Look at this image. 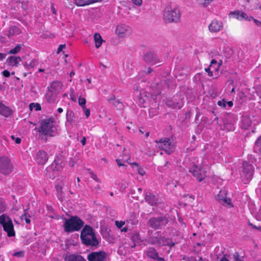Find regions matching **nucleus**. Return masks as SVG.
<instances>
[{
	"instance_id": "obj_1",
	"label": "nucleus",
	"mask_w": 261,
	"mask_h": 261,
	"mask_svg": "<svg viewBox=\"0 0 261 261\" xmlns=\"http://www.w3.org/2000/svg\"><path fill=\"white\" fill-rule=\"evenodd\" d=\"M80 238L83 244L88 246H96L98 244L93 228L88 225L84 226Z\"/></svg>"
},
{
	"instance_id": "obj_2",
	"label": "nucleus",
	"mask_w": 261,
	"mask_h": 261,
	"mask_svg": "<svg viewBox=\"0 0 261 261\" xmlns=\"http://www.w3.org/2000/svg\"><path fill=\"white\" fill-rule=\"evenodd\" d=\"M55 121L53 118L49 117L42 120L39 128V132L44 136L55 137L57 135V128L54 125Z\"/></svg>"
},
{
	"instance_id": "obj_3",
	"label": "nucleus",
	"mask_w": 261,
	"mask_h": 261,
	"mask_svg": "<svg viewBox=\"0 0 261 261\" xmlns=\"http://www.w3.org/2000/svg\"><path fill=\"white\" fill-rule=\"evenodd\" d=\"M84 225V222L77 216H72L66 219L63 225L64 230L66 232L79 231Z\"/></svg>"
},
{
	"instance_id": "obj_4",
	"label": "nucleus",
	"mask_w": 261,
	"mask_h": 261,
	"mask_svg": "<svg viewBox=\"0 0 261 261\" xmlns=\"http://www.w3.org/2000/svg\"><path fill=\"white\" fill-rule=\"evenodd\" d=\"M180 14L179 9L175 7L167 6L164 13V19L167 23L177 22L179 21Z\"/></svg>"
},
{
	"instance_id": "obj_5",
	"label": "nucleus",
	"mask_w": 261,
	"mask_h": 261,
	"mask_svg": "<svg viewBox=\"0 0 261 261\" xmlns=\"http://www.w3.org/2000/svg\"><path fill=\"white\" fill-rule=\"evenodd\" d=\"M0 225L2 226L4 230L7 232L9 237L15 236L12 220L6 214H3L0 216Z\"/></svg>"
},
{
	"instance_id": "obj_6",
	"label": "nucleus",
	"mask_w": 261,
	"mask_h": 261,
	"mask_svg": "<svg viewBox=\"0 0 261 261\" xmlns=\"http://www.w3.org/2000/svg\"><path fill=\"white\" fill-rule=\"evenodd\" d=\"M168 219L165 216L152 217L149 219L147 225L155 230L161 229L168 223Z\"/></svg>"
},
{
	"instance_id": "obj_7",
	"label": "nucleus",
	"mask_w": 261,
	"mask_h": 261,
	"mask_svg": "<svg viewBox=\"0 0 261 261\" xmlns=\"http://www.w3.org/2000/svg\"><path fill=\"white\" fill-rule=\"evenodd\" d=\"M155 142L160 149L164 150L168 154H170L174 151V145L168 138H162L159 140H155Z\"/></svg>"
},
{
	"instance_id": "obj_8",
	"label": "nucleus",
	"mask_w": 261,
	"mask_h": 261,
	"mask_svg": "<svg viewBox=\"0 0 261 261\" xmlns=\"http://www.w3.org/2000/svg\"><path fill=\"white\" fill-rule=\"evenodd\" d=\"M14 167L11 160L5 156L0 158V173L7 175L13 170Z\"/></svg>"
},
{
	"instance_id": "obj_9",
	"label": "nucleus",
	"mask_w": 261,
	"mask_h": 261,
	"mask_svg": "<svg viewBox=\"0 0 261 261\" xmlns=\"http://www.w3.org/2000/svg\"><path fill=\"white\" fill-rule=\"evenodd\" d=\"M189 172L197 178L199 181H202L206 177V171L202 167L193 165L189 169Z\"/></svg>"
},
{
	"instance_id": "obj_10",
	"label": "nucleus",
	"mask_w": 261,
	"mask_h": 261,
	"mask_svg": "<svg viewBox=\"0 0 261 261\" xmlns=\"http://www.w3.org/2000/svg\"><path fill=\"white\" fill-rule=\"evenodd\" d=\"M216 199L222 205L225 206L232 207L233 204L229 198L227 197V193L225 190H221L216 195Z\"/></svg>"
},
{
	"instance_id": "obj_11",
	"label": "nucleus",
	"mask_w": 261,
	"mask_h": 261,
	"mask_svg": "<svg viewBox=\"0 0 261 261\" xmlns=\"http://www.w3.org/2000/svg\"><path fill=\"white\" fill-rule=\"evenodd\" d=\"M243 176L246 178V181L245 183L247 184L253 177L254 172V168L252 164H249L247 162H244L243 163Z\"/></svg>"
},
{
	"instance_id": "obj_12",
	"label": "nucleus",
	"mask_w": 261,
	"mask_h": 261,
	"mask_svg": "<svg viewBox=\"0 0 261 261\" xmlns=\"http://www.w3.org/2000/svg\"><path fill=\"white\" fill-rule=\"evenodd\" d=\"M107 253L103 251L92 252L87 255L88 261H106Z\"/></svg>"
},
{
	"instance_id": "obj_13",
	"label": "nucleus",
	"mask_w": 261,
	"mask_h": 261,
	"mask_svg": "<svg viewBox=\"0 0 261 261\" xmlns=\"http://www.w3.org/2000/svg\"><path fill=\"white\" fill-rule=\"evenodd\" d=\"M143 59L146 63L151 65H153L160 62V60L156 54L151 51L146 53L143 56Z\"/></svg>"
},
{
	"instance_id": "obj_14",
	"label": "nucleus",
	"mask_w": 261,
	"mask_h": 261,
	"mask_svg": "<svg viewBox=\"0 0 261 261\" xmlns=\"http://www.w3.org/2000/svg\"><path fill=\"white\" fill-rule=\"evenodd\" d=\"M229 16L230 18H234L240 20L243 19L250 20V19L245 12L240 11H231L229 13Z\"/></svg>"
},
{
	"instance_id": "obj_15",
	"label": "nucleus",
	"mask_w": 261,
	"mask_h": 261,
	"mask_svg": "<svg viewBox=\"0 0 261 261\" xmlns=\"http://www.w3.org/2000/svg\"><path fill=\"white\" fill-rule=\"evenodd\" d=\"M223 28V23L221 21L214 19L208 25L209 30L212 32L220 31Z\"/></svg>"
},
{
	"instance_id": "obj_16",
	"label": "nucleus",
	"mask_w": 261,
	"mask_h": 261,
	"mask_svg": "<svg viewBox=\"0 0 261 261\" xmlns=\"http://www.w3.org/2000/svg\"><path fill=\"white\" fill-rule=\"evenodd\" d=\"M36 160L38 164L43 165L48 160L47 153L43 150H39L36 155Z\"/></svg>"
},
{
	"instance_id": "obj_17",
	"label": "nucleus",
	"mask_w": 261,
	"mask_h": 261,
	"mask_svg": "<svg viewBox=\"0 0 261 261\" xmlns=\"http://www.w3.org/2000/svg\"><path fill=\"white\" fill-rule=\"evenodd\" d=\"M157 244L159 246H169L170 247H173L175 243L170 239L166 238L164 237L160 236L158 241H156Z\"/></svg>"
},
{
	"instance_id": "obj_18",
	"label": "nucleus",
	"mask_w": 261,
	"mask_h": 261,
	"mask_svg": "<svg viewBox=\"0 0 261 261\" xmlns=\"http://www.w3.org/2000/svg\"><path fill=\"white\" fill-rule=\"evenodd\" d=\"M129 33V28L123 25H117L116 29V33L120 37H123Z\"/></svg>"
},
{
	"instance_id": "obj_19",
	"label": "nucleus",
	"mask_w": 261,
	"mask_h": 261,
	"mask_svg": "<svg viewBox=\"0 0 261 261\" xmlns=\"http://www.w3.org/2000/svg\"><path fill=\"white\" fill-rule=\"evenodd\" d=\"M65 261H86V259L81 255L71 254L64 257Z\"/></svg>"
},
{
	"instance_id": "obj_20",
	"label": "nucleus",
	"mask_w": 261,
	"mask_h": 261,
	"mask_svg": "<svg viewBox=\"0 0 261 261\" xmlns=\"http://www.w3.org/2000/svg\"><path fill=\"white\" fill-rule=\"evenodd\" d=\"M21 32V29L16 25H11L10 27L7 36L11 38L16 35H19Z\"/></svg>"
},
{
	"instance_id": "obj_21",
	"label": "nucleus",
	"mask_w": 261,
	"mask_h": 261,
	"mask_svg": "<svg viewBox=\"0 0 261 261\" xmlns=\"http://www.w3.org/2000/svg\"><path fill=\"white\" fill-rule=\"evenodd\" d=\"M12 111L8 107L4 105L2 102L0 103V114L8 117L12 114Z\"/></svg>"
},
{
	"instance_id": "obj_22",
	"label": "nucleus",
	"mask_w": 261,
	"mask_h": 261,
	"mask_svg": "<svg viewBox=\"0 0 261 261\" xmlns=\"http://www.w3.org/2000/svg\"><path fill=\"white\" fill-rule=\"evenodd\" d=\"M214 65L216 66V67L215 68V70L218 71L220 65H217V61L215 59H213L211 62L210 65L207 68H205V71L207 72L209 76H212L213 75V72L211 71V68H213Z\"/></svg>"
},
{
	"instance_id": "obj_23",
	"label": "nucleus",
	"mask_w": 261,
	"mask_h": 261,
	"mask_svg": "<svg viewBox=\"0 0 261 261\" xmlns=\"http://www.w3.org/2000/svg\"><path fill=\"white\" fill-rule=\"evenodd\" d=\"M98 0H74L75 4L79 7H83L94 4Z\"/></svg>"
},
{
	"instance_id": "obj_24",
	"label": "nucleus",
	"mask_w": 261,
	"mask_h": 261,
	"mask_svg": "<svg viewBox=\"0 0 261 261\" xmlns=\"http://www.w3.org/2000/svg\"><path fill=\"white\" fill-rule=\"evenodd\" d=\"M146 253L147 256L151 259H155L157 258L158 255H159L158 252L156 250L152 247H149L146 251Z\"/></svg>"
},
{
	"instance_id": "obj_25",
	"label": "nucleus",
	"mask_w": 261,
	"mask_h": 261,
	"mask_svg": "<svg viewBox=\"0 0 261 261\" xmlns=\"http://www.w3.org/2000/svg\"><path fill=\"white\" fill-rule=\"evenodd\" d=\"M145 199L146 201L151 205H155L158 202V199L156 196L151 193L146 195Z\"/></svg>"
},
{
	"instance_id": "obj_26",
	"label": "nucleus",
	"mask_w": 261,
	"mask_h": 261,
	"mask_svg": "<svg viewBox=\"0 0 261 261\" xmlns=\"http://www.w3.org/2000/svg\"><path fill=\"white\" fill-rule=\"evenodd\" d=\"M29 59L24 63V66L28 69H33L37 62V60L35 59L30 58L28 56Z\"/></svg>"
},
{
	"instance_id": "obj_27",
	"label": "nucleus",
	"mask_w": 261,
	"mask_h": 261,
	"mask_svg": "<svg viewBox=\"0 0 261 261\" xmlns=\"http://www.w3.org/2000/svg\"><path fill=\"white\" fill-rule=\"evenodd\" d=\"M94 40L96 48H98L101 45L103 40L100 34L96 33L94 35Z\"/></svg>"
},
{
	"instance_id": "obj_28",
	"label": "nucleus",
	"mask_w": 261,
	"mask_h": 261,
	"mask_svg": "<svg viewBox=\"0 0 261 261\" xmlns=\"http://www.w3.org/2000/svg\"><path fill=\"white\" fill-rule=\"evenodd\" d=\"M7 60L11 65L17 66L19 63L21 61V58L19 57L11 56Z\"/></svg>"
},
{
	"instance_id": "obj_29",
	"label": "nucleus",
	"mask_w": 261,
	"mask_h": 261,
	"mask_svg": "<svg viewBox=\"0 0 261 261\" xmlns=\"http://www.w3.org/2000/svg\"><path fill=\"white\" fill-rule=\"evenodd\" d=\"M62 85V84L61 82L58 81H54L51 83V84L49 88V90L51 92H55V91L59 90L61 88Z\"/></svg>"
},
{
	"instance_id": "obj_30",
	"label": "nucleus",
	"mask_w": 261,
	"mask_h": 261,
	"mask_svg": "<svg viewBox=\"0 0 261 261\" xmlns=\"http://www.w3.org/2000/svg\"><path fill=\"white\" fill-rule=\"evenodd\" d=\"M51 168L54 171H60L62 169L63 165L59 160H55L51 164Z\"/></svg>"
},
{
	"instance_id": "obj_31",
	"label": "nucleus",
	"mask_w": 261,
	"mask_h": 261,
	"mask_svg": "<svg viewBox=\"0 0 261 261\" xmlns=\"http://www.w3.org/2000/svg\"><path fill=\"white\" fill-rule=\"evenodd\" d=\"M108 100L110 103H111L114 107L117 108L118 109H120L123 106L122 103L120 101L115 99L114 96L113 98H109Z\"/></svg>"
},
{
	"instance_id": "obj_32",
	"label": "nucleus",
	"mask_w": 261,
	"mask_h": 261,
	"mask_svg": "<svg viewBox=\"0 0 261 261\" xmlns=\"http://www.w3.org/2000/svg\"><path fill=\"white\" fill-rule=\"evenodd\" d=\"M160 231H156L154 233V234L150 237V240L151 241V244H157V242H156V241H158V240L160 239V237L161 236L160 235Z\"/></svg>"
},
{
	"instance_id": "obj_33",
	"label": "nucleus",
	"mask_w": 261,
	"mask_h": 261,
	"mask_svg": "<svg viewBox=\"0 0 261 261\" xmlns=\"http://www.w3.org/2000/svg\"><path fill=\"white\" fill-rule=\"evenodd\" d=\"M31 216L27 212V210H24L23 214L20 216V219L21 220H25V223L27 224H30L31 223L30 220Z\"/></svg>"
},
{
	"instance_id": "obj_34",
	"label": "nucleus",
	"mask_w": 261,
	"mask_h": 261,
	"mask_svg": "<svg viewBox=\"0 0 261 261\" xmlns=\"http://www.w3.org/2000/svg\"><path fill=\"white\" fill-rule=\"evenodd\" d=\"M66 117L68 122L70 123L75 122V116L74 114L72 111H68L66 113Z\"/></svg>"
},
{
	"instance_id": "obj_35",
	"label": "nucleus",
	"mask_w": 261,
	"mask_h": 261,
	"mask_svg": "<svg viewBox=\"0 0 261 261\" xmlns=\"http://www.w3.org/2000/svg\"><path fill=\"white\" fill-rule=\"evenodd\" d=\"M129 163L132 165L133 167H136L137 168V172L140 175L143 176L145 174L144 170L142 167H140L138 163L136 162Z\"/></svg>"
},
{
	"instance_id": "obj_36",
	"label": "nucleus",
	"mask_w": 261,
	"mask_h": 261,
	"mask_svg": "<svg viewBox=\"0 0 261 261\" xmlns=\"http://www.w3.org/2000/svg\"><path fill=\"white\" fill-rule=\"evenodd\" d=\"M30 109L32 111L34 109L36 111H40L41 110V107L38 103H31L29 105Z\"/></svg>"
},
{
	"instance_id": "obj_37",
	"label": "nucleus",
	"mask_w": 261,
	"mask_h": 261,
	"mask_svg": "<svg viewBox=\"0 0 261 261\" xmlns=\"http://www.w3.org/2000/svg\"><path fill=\"white\" fill-rule=\"evenodd\" d=\"M22 45L20 44H17L14 48L11 49L9 51L10 54H15L18 53L21 49Z\"/></svg>"
},
{
	"instance_id": "obj_38",
	"label": "nucleus",
	"mask_w": 261,
	"mask_h": 261,
	"mask_svg": "<svg viewBox=\"0 0 261 261\" xmlns=\"http://www.w3.org/2000/svg\"><path fill=\"white\" fill-rule=\"evenodd\" d=\"M46 99L48 103H54L56 101V96L53 94H51L50 95L47 94L46 96Z\"/></svg>"
},
{
	"instance_id": "obj_39",
	"label": "nucleus",
	"mask_w": 261,
	"mask_h": 261,
	"mask_svg": "<svg viewBox=\"0 0 261 261\" xmlns=\"http://www.w3.org/2000/svg\"><path fill=\"white\" fill-rule=\"evenodd\" d=\"M7 208V204L5 202L2 200H0V213L5 211Z\"/></svg>"
},
{
	"instance_id": "obj_40",
	"label": "nucleus",
	"mask_w": 261,
	"mask_h": 261,
	"mask_svg": "<svg viewBox=\"0 0 261 261\" xmlns=\"http://www.w3.org/2000/svg\"><path fill=\"white\" fill-rule=\"evenodd\" d=\"M122 160L124 162H128V161L130 160L129 155L128 154H127V152H125V150L124 149L123 150V154L122 155Z\"/></svg>"
},
{
	"instance_id": "obj_41",
	"label": "nucleus",
	"mask_w": 261,
	"mask_h": 261,
	"mask_svg": "<svg viewBox=\"0 0 261 261\" xmlns=\"http://www.w3.org/2000/svg\"><path fill=\"white\" fill-rule=\"evenodd\" d=\"M79 105L83 108L86 107V100L85 98L79 97L78 99Z\"/></svg>"
},
{
	"instance_id": "obj_42",
	"label": "nucleus",
	"mask_w": 261,
	"mask_h": 261,
	"mask_svg": "<svg viewBox=\"0 0 261 261\" xmlns=\"http://www.w3.org/2000/svg\"><path fill=\"white\" fill-rule=\"evenodd\" d=\"M233 256L234 261H244V259L240 257V254L238 252H236L233 254Z\"/></svg>"
},
{
	"instance_id": "obj_43",
	"label": "nucleus",
	"mask_w": 261,
	"mask_h": 261,
	"mask_svg": "<svg viewBox=\"0 0 261 261\" xmlns=\"http://www.w3.org/2000/svg\"><path fill=\"white\" fill-rule=\"evenodd\" d=\"M255 146L261 151V136H259L255 142Z\"/></svg>"
},
{
	"instance_id": "obj_44",
	"label": "nucleus",
	"mask_w": 261,
	"mask_h": 261,
	"mask_svg": "<svg viewBox=\"0 0 261 261\" xmlns=\"http://www.w3.org/2000/svg\"><path fill=\"white\" fill-rule=\"evenodd\" d=\"M13 255L16 257H23L24 255V251H20L14 253Z\"/></svg>"
},
{
	"instance_id": "obj_45",
	"label": "nucleus",
	"mask_w": 261,
	"mask_h": 261,
	"mask_svg": "<svg viewBox=\"0 0 261 261\" xmlns=\"http://www.w3.org/2000/svg\"><path fill=\"white\" fill-rule=\"evenodd\" d=\"M125 224V222L124 221H115V225L118 228H121Z\"/></svg>"
},
{
	"instance_id": "obj_46",
	"label": "nucleus",
	"mask_w": 261,
	"mask_h": 261,
	"mask_svg": "<svg viewBox=\"0 0 261 261\" xmlns=\"http://www.w3.org/2000/svg\"><path fill=\"white\" fill-rule=\"evenodd\" d=\"M82 109L85 112L86 118H88L90 115V110L89 109H87L86 107L83 108Z\"/></svg>"
},
{
	"instance_id": "obj_47",
	"label": "nucleus",
	"mask_w": 261,
	"mask_h": 261,
	"mask_svg": "<svg viewBox=\"0 0 261 261\" xmlns=\"http://www.w3.org/2000/svg\"><path fill=\"white\" fill-rule=\"evenodd\" d=\"M90 173V175H91V177L92 179H93L94 180H95V181H96L97 182H99V180L97 178V176L96 174H95L94 173H93L92 172H91Z\"/></svg>"
},
{
	"instance_id": "obj_48",
	"label": "nucleus",
	"mask_w": 261,
	"mask_h": 261,
	"mask_svg": "<svg viewBox=\"0 0 261 261\" xmlns=\"http://www.w3.org/2000/svg\"><path fill=\"white\" fill-rule=\"evenodd\" d=\"M2 74L4 76L8 77L10 76V72L7 70H5L2 72Z\"/></svg>"
},
{
	"instance_id": "obj_49",
	"label": "nucleus",
	"mask_w": 261,
	"mask_h": 261,
	"mask_svg": "<svg viewBox=\"0 0 261 261\" xmlns=\"http://www.w3.org/2000/svg\"><path fill=\"white\" fill-rule=\"evenodd\" d=\"M65 47H66V45L65 44H61V45H60L59 47H58V48L57 53L58 54L60 53Z\"/></svg>"
},
{
	"instance_id": "obj_50",
	"label": "nucleus",
	"mask_w": 261,
	"mask_h": 261,
	"mask_svg": "<svg viewBox=\"0 0 261 261\" xmlns=\"http://www.w3.org/2000/svg\"><path fill=\"white\" fill-rule=\"evenodd\" d=\"M250 18H251L253 21L255 22V23L258 27H260L261 26V21H259V20H258L255 18H254L253 17H250Z\"/></svg>"
},
{
	"instance_id": "obj_51",
	"label": "nucleus",
	"mask_w": 261,
	"mask_h": 261,
	"mask_svg": "<svg viewBox=\"0 0 261 261\" xmlns=\"http://www.w3.org/2000/svg\"><path fill=\"white\" fill-rule=\"evenodd\" d=\"M132 1L135 4L138 6L141 5L142 3V0H132Z\"/></svg>"
},
{
	"instance_id": "obj_52",
	"label": "nucleus",
	"mask_w": 261,
	"mask_h": 261,
	"mask_svg": "<svg viewBox=\"0 0 261 261\" xmlns=\"http://www.w3.org/2000/svg\"><path fill=\"white\" fill-rule=\"evenodd\" d=\"M51 11H52V13L55 14V15H57V11L54 6V4H52L51 5Z\"/></svg>"
},
{
	"instance_id": "obj_53",
	"label": "nucleus",
	"mask_w": 261,
	"mask_h": 261,
	"mask_svg": "<svg viewBox=\"0 0 261 261\" xmlns=\"http://www.w3.org/2000/svg\"><path fill=\"white\" fill-rule=\"evenodd\" d=\"M116 162L117 163V165H118V166L120 167V166H124V164L123 163H122L121 162V160H119V159H116Z\"/></svg>"
},
{
	"instance_id": "obj_54",
	"label": "nucleus",
	"mask_w": 261,
	"mask_h": 261,
	"mask_svg": "<svg viewBox=\"0 0 261 261\" xmlns=\"http://www.w3.org/2000/svg\"><path fill=\"white\" fill-rule=\"evenodd\" d=\"M81 142L83 146L85 145L86 143V138L85 137H84L83 139L81 140Z\"/></svg>"
},
{
	"instance_id": "obj_55",
	"label": "nucleus",
	"mask_w": 261,
	"mask_h": 261,
	"mask_svg": "<svg viewBox=\"0 0 261 261\" xmlns=\"http://www.w3.org/2000/svg\"><path fill=\"white\" fill-rule=\"evenodd\" d=\"M21 139L19 137H17L15 140V143L17 144H20L21 143Z\"/></svg>"
},
{
	"instance_id": "obj_56",
	"label": "nucleus",
	"mask_w": 261,
	"mask_h": 261,
	"mask_svg": "<svg viewBox=\"0 0 261 261\" xmlns=\"http://www.w3.org/2000/svg\"><path fill=\"white\" fill-rule=\"evenodd\" d=\"M249 225H251V226H252L253 228H256V229H259V230H261V227L260 226H256L255 225H253L252 224H251L250 222L249 223Z\"/></svg>"
},
{
	"instance_id": "obj_57",
	"label": "nucleus",
	"mask_w": 261,
	"mask_h": 261,
	"mask_svg": "<svg viewBox=\"0 0 261 261\" xmlns=\"http://www.w3.org/2000/svg\"><path fill=\"white\" fill-rule=\"evenodd\" d=\"M219 261H229V260L227 259L226 255H223Z\"/></svg>"
},
{
	"instance_id": "obj_58",
	"label": "nucleus",
	"mask_w": 261,
	"mask_h": 261,
	"mask_svg": "<svg viewBox=\"0 0 261 261\" xmlns=\"http://www.w3.org/2000/svg\"><path fill=\"white\" fill-rule=\"evenodd\" d=\"M155 260H157V261H165V260L164 258L159 257V255H158L157 258H155Z\"/></svg>"
},
{
	"instance_id": "obj_59",
	"label": "nucleus",
	"mask_w": 261,
	"mask_h": 261,
	"mask_svg": "<svg viewBox=\"0 0 261 261\" xmlns=\"http://www.w3.org/2000/svg\"><path fill=\"white\" fill-rule=\"evenodd\" d=\"M63 111V110L62 108H59L58 109H57V112L59 113H62Z\"/></svg>"
},
{
	"instance_id": "obj_60",
	"label": "nucleus",
	"mask_w": 261,
	"mask_h": 261,
	"mask_svg": "<svg viewBox=\"0 0 261 261\" xmlns=\"http://www.w3.org/2000/svg\"><path fill=\"white\" fill-rule=\"evenodd\" d=\"M5 58L3 54L0 53V60H2Z\"/></svg>"
},
{
	"instance_id": "obj_61",
	"label": "nucleus",
	"mask_w": 261,
	"mask_h": 261,
	"mask_svg": "<svg viewBox=\"0 0 261 261\" xmlns=\"http://www.w3.org/2000/svg\"><path fill=\"white\" fill-rule=\"evenodd\" d=\"M56 189L58 191H62V187L61 186H58L56 187Z\"/></svg>"
},
{
	"instance_id": "obj_62",
	"label": "nucleus",
	"mask_w": 261,
	"mask_h": 261,
	"mask_svg": "<svg viewBox=\"0 0 261 261\" xmlns=\"http://www.w3.org/2000/svg\"><path fill=\"white\" fill-rule=\"evenodd\" d=\"M228 105L231 107L233 106V102L232 101H229L227 102Z\"/></svg>"
},
{
	"instance_id": "obj_63",
	"label": "nucleus",
	"mask_w": 261,
	"mask_h": 261,
	"mask_svg": "<svg viewBox=\"0 0 261 261\" xmlns=\"http://www.w3.org/2000/svg\"><path fill=\"white\" fill-rule=\"evenodd\" d=\"M169 165H170V163H169V162H168V161H165V164H164V166H165V167H168Z\"/></svg>"
},
{
	"instance_id": "obj_64",
	"label": "nucleus",
	"mask_w": 261,
	"mask_h": 261,
	"mask_svg": "<svg viewBox=\"0 0 261 261\" xmlns=\"http://www.w3.org/2000/svg\"><path fill=\"white\" fill-rule=\"evenodd\" d=\"M153 94H154L155 95V96H157V95H160V94H161V91H160V90H158V91H157L156 92H155V93H153Z\"/></svg>"
}]
</instances>
